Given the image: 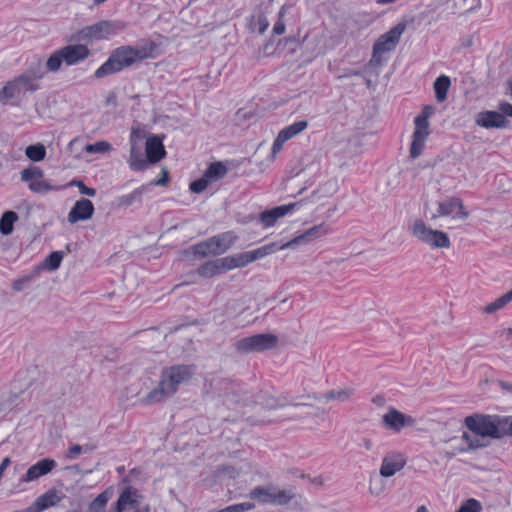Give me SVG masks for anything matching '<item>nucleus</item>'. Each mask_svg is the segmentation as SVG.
<instances>
[{
	"instance_id": "nucleus-56",
	"label": "nucleus",
	"mask_w": 512,
	"mask_h": 512,
	"mask_svg": "<svg viewBox=\"0 0 512 512\" xmlns=\"http://www.w3.org/2000/svg\"><path fill=\"white\" fill-rule=\"evenodd\" d=\"M10 464V458L6 457L2 460V463L0 464V474L3 476L4 471L7 469V467Z\"/></svg>"
},
{
	"instance_id": "nucleus-14",
	"label": "nucleus",
	"mask_w": 512,
	"mask_h": 512,
	"mask_svg": "<svg viewBox=\"0 0 512 512\" xmlns=\"http://www.w3.org/2000/svg\"><path fill=\"white\" fill-rule=\"evenodd\" d=\"M498 420L499 418L496 417L474 415L465 418V425L468 430L486 439L487 437L500 438Z\"/></svg>"
},
{
	"instance_id": "nucleus-47",
	"label": "nucleus",
	"mask_w": 512,
	"mask_h": 512,
	"mask_svg": "<svg viewBox=\"0 0 512 512\" xmlns=\"http://www.w3.org/2000/svg\"><path fill=\"white\" fill-rule=\"evenodd\" d=\"M219 477L234 479L240 475V469L233 466H223L218 470Z\"/></svg>"
},
{
	"instance_id": "nucleus-63",
	"label": "nucleus",
	"mask_w": 512,
	"mask_h": 512,
	"mask_svg": "<svg viewBox=\"0 0 512 512\" xmlns=\"http://www.w3.org/2000/svg\"><path fill=\"white\" fill-rule=\"evenodd\" d=\"M290 473H291L293 476L298 477V475H299L300 471H299L298 469H292V470L290 471Z\"/></svg>"
},
{
	"instance_id": "nucleus-25",
	"label": "nucleus",
	"mask_w": 512,
	"mask_h": 512,
	"mask_svg": "<svg viewBox=\"0 0 512 512\" xmlns=\"http://www.w3.org/2000/svg\"><path fill=\"white\" fill-rule=\"evenodd\" d=\"M93 203L85 198L75 202L68 213L67 220L70 224H76L79 221H88L94 214Z\"/></svg>"
},
{
	"instance_id": "nucleus-10",
	"label": "nucleus",
	"mask_w": 512,
	"mask_h": 512,
	"mask_svg": "<svg viewBox=\"0 0 512 512\" xmlns=\"http://www.w3.org/2000/svg\"><path fill=\"white\" fill-rule=\"evenodd\" d=\"M125 28V25L119 21L102 20L93 25L86 26L79 31L81 40L87 43H94L116 34Z\"/></svg>"
},
{
	"instance_id": "nucleus-23",
	"label": "nucleus",
	"mask_w": 512,
	"mask_h": 512,
	"mask_svg": "<svg viewBox=\"0 0 512 512\" xmlns=\"http://www.w3.org/2000/svg\"><path fill=\"white\" fill-rule=\"evenodd\" d=\"M475 124L484 129H503L508 126L509 121L498 111L486 110L475 115Z\"/></svg>"
},
{
	"instance_id": "nucleus-51",
	"label": "nucleus",
	"mask_w": 512,
	"mask_h": 512,
	"mask_svg": "<svg viewBox=\"0 0 512 512\" xmlns=\"http://www.w3.org/2000/svg\"><path fill=\"white\" fill-rule=\"evenodd\" d=\"M298 478L308 479L311 483L319 485V486H321L323 484V479L321 477H315V478L311 479L309 477V475H307V474H305L303 472L299 473Z\"/></svg>"
},
{
	"instance_id": "nucleus-16",
	"label": "nucleus",
	"mask_w": 512,
	"mask_h": 512,
	"mask_svg": "<svg viewBox=\"0 0 512 512\" xmlns=\"http://www.w3.org/2000/svg\"><path fill=\"white\" fill-rule=\"evenodd\" d=\"M448 443L451 446V451L447 454L449 457H453L459 453L486 447L488 440L469 430L463 432L461 437L452 438Z\"/></svg>"
},
{
	"instance_id": "nucleus-31",
	"label": "nucleus",
	"mask_w": 512,
	"mask_h": 512,
	"mask_svg": "<svg viewBox=\"0 0 512 512\" xmlns=\"http://www.w3.org/2000/svg\"><path fill=\"white\" fill-rule=\"evenodd\" d=\"M62 497L59 496L57 490L50 489L46 493L40 495L35 500V506H38L41 511L46 510L50 507L57 505L61 501Z\"/></svg>"
},
{
	"instance_id": "nucleus-50",
	"label": "nucleus",
	"mask_w": 512,
	"mask_h": 512,
	"mask_svg": "<svg viewBox=\"0 0 512 512\" xmlns=\"http://www.w3.org/2000/svg\"><path fill=\"white\" fill-rule=\"evenodd\" d=\"M82 452V447L80 445H73L69 448L67 457L70 459L77 458Z\"/></svg>"
},
{
	"instance_id": "nucleus-35",
	"label": "nucleus",
	"mask_w": 512,
	"mask_h": 512,
	"mask_svg": "<svg viewBox=\"0 0 512 512\" xmlns=\"http://www.w3.org/2000/svg\"><path fill=\"white\" fill-rule=\"evenodd\" d=\"M384 478L385 477H381L380 474L370 477L368 490L372 496L381 497L385 494L387 483Z\"/></svg>"
},
{
	"instance_id": "nucleus-2",
	"label": "nucleus",
	"mask_w": 512,
	"mask_h": 512,
	"mask_svg": "<svg viewBox=\"0 0 512 512\" xmlns=\"http://www.w3.org/2000/svg\"><path fill=\"white\" fill-rule=\"evenodd\" d=\"M150 52L145 47L123 45L114 49L108 59L95 71L96 78H104L118 73L148 58Z\"/></svg>"
},
{
	"instance_id": "nucleus-28",
	"label": "nucleus",
	"mask_w": 512,
	"mask_h": 512,
	"mask_svg": "<svg viewBox=\"0 0 512 512\" xmlns=\"http://www.w3.org/2000/svg\"><path fill=\"white\" fill-rule=\"evenodd\" d=\"M295 207L296 203L274 207L270 210L263 211L259 216V220L265 228L272 227L276 224L278 219L293 211Z\"/></svg>"
},
{
	"instance_id": "nucleus-59",
	"label": "nucleus",
	"mask_w": 512,
	"mask_h": 512,
	"mask_svg": "<svg viewBox=\"0 0 512 512\" xmlns=\"http://www.w3.org/2000/svg\"><path fill=\"white\" fill-rule=\"evenodd\" d=\"M504 334H505L507 337L512 338V327H509V328L505 329V330H504Z\"/></svg>"
},
{
	"instance_id": "nucleus-12",
	"label": "nucleus",
	"mask_w": 512,
	"mask_h": 512,
	"mask_svg": "<svg viewBox=\"0 0 512 512\" xmlns=\"http://www.w3.org/2000/svg\"><path fill=\"white\" fill-rule=\"evenodd\" d=\"M319 399L318 395L310 392L290 393L287 395L267 396L264 399L270 409H288L290 407L309 406Z\"/></svg>"
},
{
	"instance_id": "nucleus-11",
	"label": "nucleus",
	"mask_w": 512,
	"mask_h": 512,
	"mask_svg": "<svg viewBox=\"0 0 512 512\" xmlns=\"http://www.w3.org/2000/svg\"><path fill=\"white\" fill-rule=\"evenodd\" d=\"M278 343L276 335L264 333L239 339L234 349L240 354L259 353L274 348Z\"/></svg>"
},
{
	"instance_id": "nucleus-5",
	"label": "nucleus",
	"mask_w": 512,
	"mask_h": 512,
	"mask_svg": "<svg viewBox=\"0 0 512 512\" xmlns=\"http://www.w3.org/2000/svg\"><path fill=\"white\" fill-rule=\"evenodd\" d=\"M435 108L431 105H425L422 111L415 116L413 120V131L409 147V156L412 159L419 158L431 134L430 117L434 114Z\"/></svg>"
},
{
	"instance_id": "nucleus-42",
	"label": "nucleus",
	"mask_w": 512,
	"mask_h": 512,
	"mask_svg": "<svg viewBox=\"0 0 512 512\" xmlns=\"http://www.w3.org/2000/svg\"><path fill=\"white\" fill-rule=\"evenodd\" d=\"M113 150L112 145L105 140H101L95 142L93 144H88L85 146V151L89 154L98 153V154H108Z\"/></svg>"
},
{
	"instance_id": "nucleus-17",
	"label": "nucleus",
	"mask_w": 512,
	"mask_h": 512,
	"mask_svg": "<svg viewBox=\"0 0 512 512\" xmlns=\"http://www.w3.org/2000/svg\"><path fill=\"white\" fill-rule=\"evenodd\" d=\"M142 495L132 487H125L113 507V512H149L148 505H142Z\"/></svg>"
},
{
	"instance_id": "nucleus-36",
	"label": "nucleus",
	"mask_w": 512,
	"mask_h": 512,
	"mask_svg": "<svg viewBox=\"0 0 512 512\" xmlns=\"http://www.w3.org/2000/svg\"><path fill=\"white\" fill-rule=\"evenodd\" d=\"M25 156L33 162H41L46 157V148L43 144L29 145L25 149Z\"/></svg>"
},
{
	"instance_id": "nucleus-40",
	"label": "nucleus",
	"mask_w": 512,
	"mask_h": 512,
	"mask_svg": "<svg viewBox=\"0 0 512 512\" xmlns=\"http://www.w3.org/2000/svg\"><path fill=\"white\" fill-rule=\"evenodd\" d=\"M64 63V58L62 57L61 49L53 52L46 62V69L48 72H58Z\"/></svg>"
},
{
	"instance_id": "nucleus-26",
	"label": "nucleus",
	"mask_w": 512,
	"mask_h": 512,
	"mask_svg": "<svg viewBox=\"0 0 512 512\" xmlns=\"http://www.w3.org/2000/svg\"><path fill=\"white\" fill-rule=\"evenodd\" d=\"M57 464L53 459L45 458L30 466L21 480L25 483L38 480L56 468Z\"/></svg>"
},
{
	"instance_id": "nucleus-43",
	"label": "nucleus",
	"mask_w": 512,
	"mask_h": 512,
	"mask_svg": "<svg viewBox=\"0 0 512 512\" xmlns=\"http://www.w3.org/2000/svg\"><path fill=\"white\" fill-rule=\"evenodd\" d=\"M63 259V253L55 251L50 253L44 260L43 267L47 270L54 271L59 268Z\"/></svg>"
},
{
	"instance_id": "nucleus-46",
	"label": "nucleus",
	"mask_w": 512,
	"mask_h": 512,
	"mask_svg": "<svg viewBox=\"0 0 512 512\" xmlns=\"http://www.w3.org/2000/svg\"><path fill=\"white\" fill-rule=\"evenodd\" d=\"M209 184L210 182L208 178H206L204 175L202 178L197 179L190 184V190L194 193H201L208 187Z\"/></svg>"
},
{
	"instance_id": "nucleus-48",
	"label": "nucleus",
	"mask_w": 512,
	"mask_h": 512,
	"mask_svg": "<svg viewBox=\"0 0 512 512\" xmlns=\"http://www.w3.org/2000/svg\"><path fill=\"white\" fill-rule=\"evenodd\" d=\"M71 185L78 187L79 192L82 195L94 197L96 195V190L94 188L87 187L82 181H73Z\"/></svg>"
},
{
	"instance_id": "nucleus-24",
	"label": "nucleus",
	"mask_w": 512,
	"mask_h": 512,
	"mask_svg": "<svg viewBox=\"0 0 512 512\" xmlns=\"http://www.w3.org/2000/svg\"><path fill=\"white\" fill-rule=\"evenodd\" d=\"M275 249L276 244L270 243L252 251L234 254L233 257L235 260L236 267L242 268L257 260L263 259L264 257L273 253Z\"/></svg>"
},
{
	"instance_id": "nucleus-54",
	"label": "nucleus",
	"mask_w": 512,
	"mask_h": 512,
	"mask_svg": "<svg viewBox=\"0 0 512 512\" xmlns=\"http://www.w3.org/2000/svg\"><path fill=\"white\" fill-rule=\"evenodd\" d=\"M285 31V25L282 21H278L274 27H273V32L277 35H281L283 34Z\"/></svg>"
},
{
	"instance_id": "nucleus-37",
	"label": "nucleus",
	"mask_w": 512,
	"mask_h": 512,
	"mask_svg": "<svg viewBox=\"0 0 512 512\" xmlns=\"http://www.w3.org/2000/svg\"><path fill=\"white\" fill-rule=\"evenodd\" d=\"M18 220V215L14 211H6L0 219V232L3 235H9L13 231V225Z\"/></svg>"
},
{
	"instance_id": "nucleus-61",
	"label": "nucleus",
	"mask_w": 512,
	"mask_h": 512,
	"mask_svg": "<svg viewBox=\"0 0 512 512\" xmlns=\"http://www.w3.org/2000/svg\"><path fill=\"white\" fill-rule=\"evenodd\" d=\"M396 0H377V3L379 4H390L395 2Z\"/></svg>"
},
{
	"instance_id": "nucleus-7",
	"label": "nucleus",
	"mask_w": 512,
	"mask_h": 512,
	"mask_svg": "<svg viewBox=\"0 0 512 512\" xmlns=\"http://www.w3.org/2000/svg\"><path fill=\"white\" fill-rule=\"evenodd\" d=\"M43 76L42 73L29 71L11 81H8L0 90V102L7 103L11 99L21 98L27 93H33L38 90V80Z\"/></svg>"
},
{
	"instance_id": "nucleus-9",
	"label": "nucleus",
	"mask_w": 512,
	"mask_h": 512,
	"mask_svg": "<svg viewBox=\"0 0 512 512\" xmlns=\"http://www.w3.org/2000/svg\"><path fill=\"white\" fill-rule=\"evenodd\" d=\"M405 29L406 24L401 22L381 35L373 45V55L371 62L377 65L381 64L383 61V56L394 51Z\"/></svg>"
},
{
	"instance_id": "nucleus-32",
	"label": "nucleus",
	"mask_w": 512,
	"mask_h": 512,
	"mask_svg": "<svg viewBox=\"0 0 512 512\" xmlns=\"http://www.w3.org/2000/svg\"><path fill=\"white\" fill-rule=\"evenodd\" d=\"M512 301V290L510 289L500 297L496 298L492 302L486 304L483 307V312L485 314L491 315L496 313L499 310H502Z\"/></svg>"
},
{
	"instance_id": "nucleus-39",
	"label": "nucleus",
	"mask_w": 512,
	"mask_h": 512,
	"mask_svg": "<svg viewBox=\"0 0 512 512\" xmlns=\"http://www.w3.org/2000/svg\"><path fill=\"white\" fill-rule=\"evenodd\" d=\"M269 22L265 15L258 14L251 17L249 22V28L252 32L262 34L266 31Z\"/></svg>"
},
{
	"instance_id": "nucleus-6",
	"label": "nucleus",
	"mask_w": 512,
	"mask_h": 512,
	"mask_svg": "<svg viewBox=\"0 0 512 512\" xmlns=\"http://www.w3.org/2000/svg\"><path fill=\"white\" fill-rule=\"evenodd\" d=\"M412 236L434 250H448L451 247L449 235L439 229L432 228L424 219H416L410 226Z\"/></svg>"
},
{
	"instance_id": "nucleus-15",
	"label": "nucleus",
	"mask_w": 512,
	"mask_h": 512,
	"mask_svg": "<svg viewBox=\"0 0 512 512\" xmlns=\"http://www.w3.org/2000/svg\"><path fill=\"white\" fill-rule=\"evenodd\" d=\"M380 423L386 430L400 433L403 429L413 428L416 425V420L394 406H389L381 416Z\"/></svg>"
},
{
	"instance_id": "nucleus-41",
	"label": "nucleus",
	"mask_w": 512,
	"mask_h": 512,
	"mask_svg": "<svg viewBox=\"0 0 512 512\" xmlns=\"http://www.w3.org/2000/svg\"><path fill=\"white\" fill-rule=\"evenodd\" d=\"M144 191V187H140L135 189L133 192L129 194L122 195L118 197L117 203L119 206L122 207H128L132 205L134 202L139 201L141 198V195Z\"/></svg>"
},
{
	"instance_id": "nucleus-33",
	"label": "nucleus",
	"mask_w": 512,
	"mask_h": 512,
	"mask_svg": "<svg viewBox=\"0 0 512 512\" xmlns=\"http://www.w3.org/2000/svg\"><path fill=\"white\" fill-rule=\"evenodd\" d=\"M113 495L112 487L105 489L89 504V512H106V505Z\"/></svg>"
},
{
	"instance_id": "nucleus-52",
	"label": "nucleus",
	"mask_w": 512,
	"mask_h": 512,
	"mask_svg": "<svg viewBox=\"0 0 512 512\" xmlns=\"http://www.w3.org/2000/svg\"><path fill=\"white\" fill-rule=\"evenodd\" d=\"M29 281V277H24L22 279H18L13 283L14 291H21L23 286Z\"/></svg>"
},
{
	"instance_id": "nucleus-64",
	"label": "nucleus",
	"mask_w": 512,
	"mask_h": 512,
	"mask_svg": "<svg viewBox=\"0 0 512 512\" xmlns=\"http://www.w3.org/2000/svg\"><path fill=\"white\" fill-rule=\"evenodd\" d=\"M364 443H365L366 449H370L371 448L372 443H371L370 440H365Z\"/></svg>"
},
{
	"instance_id": "nucleus-44",
	"label": "nucleus",
	"mask_w": 512,
	"mask_h": 512,
	"mask_svg": "<svg viewBox=\"0 0 512 512\" xmlns=\"http://www.w3.org/2000/svg\"><path fill=\"white\" fill-rule=\"evenodd\" d=\"M125 398L128 401L138 400L141 404V398L145 395L141 396V390L139 389V385L137 383H131L128 387L125 388Z\"/></svg>"
},
{
	"instance_id": "nucleus-53",
	"label": "nucleus",
	"mask_w": 512,
	"mask_h": 512,
	"mask_svg": "<svg viewBox=\"0 0 512 512\" xmlns=\"http://www.w3.org/2000/svg\"><path fill=\"white\" fill-rule=\"evenodd\" d=\"M168 183V172L163 169L162 170V177L158 180H156L153 184L156 186H165Z\"/></svg>"
},
{
	"instance_id": "nucleus-38",
	"label": "nucleus",
	"mask_w": 512,
	"mask_h": 512,
	"mask_svg": "<svg viewBox=\"0 0 512 512\" xmlns=\"http://www.w3.org/2000/svg\"><path fill=\"white\" fill-rule=\"evenodd\" d=\"M227 173L226 166L221 162L212 163L205 172L206 178L209 182H214L222 179Z\"/></svg>"
},
{
	"instance_id": "nucleus-29",
	"label": "nucleus",
	"mask_w": 512,
	"mask_h": 512,
	"mask_svg": "<svg viewBox=\"0 0 512 512\" xmlns=\"http://www.w3.org/2000/svg\"><path fill=\"white\" fill-rule=\"evenodd\" d=\"M145 153L147 165L149 163H156L165 156V149L162 139L159 136L151 135L145 142Z\"/></svg>"
},
{
	"instance_id": "nucleus-62",
	"label": "nucleus",
	"mask_w": 512,
	"mask_h": 512,
	"mask_svg": "<svg viewBox=\"0 0 512 512\" xmlns=\"http://www.w3.org/2000/svg\"><path fill=\"white\" fill-rule=\"evenodd\" d=\"M501 386H502V388H504L506 390H512V384L502 383Z\"/></svg>"
},
{
	"instance_id": "nucleus-49",
	"label": "nucleus",
	"mask_w": 512,
	"mask_h": 512,
	"mask_svg": "<svg viewBox=\"0 0 512 512\" xmlns=\"http://www.w3.org/2000/svg\"><path fill=\"white\" fill-rule=\"evenodd\" d=\"M499 110L502 115L512 117V105L509 102L502 101L499 103Z\"/></svg>"
},
{
	"instance_id": "nucleus-30",
	"label": "nucleus",
	"mask_w": 512,
	"mask_h": 512,
	"mask_svg": "<svg viewBox=\"0 0 512 512\" xmlns=\"http://www.w3.org/2000/svg\"><path fill=\"white\" fill-rule=\"evenodd\" d=\"M355 393V389L352 387H342L338 389H333L325 393L324 399L329 401H337L340 403H345L351 400Z\"/></svg>"
},
{
	"instance_id": "nucleus-1",
	"label": "nucleus",
	"mask_w": 512,
	"mask_h": 512,
	"mask_svg": "<svg viewBox=\"0 0 512 512\" xmlns=\"http://www.w3.org/2000/svg\"><path fill=\"white\" fill-rule=\"evenodd\" d=\"M195 373V365L178 364L164 368L157 386L146 393L141 402L144 405L164 402L177 393L180 385L192 380Z\"/></svg>"
},
{
	"instance_id": "nucleus-57",
	"label": "nucleus",
	"mask_w": 512,
	"mask_h": 512,
	"mask_svg": "<svg viewBox=\"0 0 512 512\" xmlns=\"http://www.w3.org/2000/svg\"><path fill=\"white\" fill-rule=\"evenodd\" d=\"M24 512H41V509H39L38 506H35V504L29 508H27Z\"/></svg>"
},
{
	"instance_id": "nucleus-13",
	"label": "nucleus",
	"mask_w": 512,
	"mask_h": 512,
	"mask_svg": "<svg viewBox=\"0 0 512 512\" xmlns=\"http://www.w3.org/2000/svg\"><path fill=\"white\" fill-rule=\"evenodd\" d=\"M235 237L231 233H223L193 247L194 254L202 257L216 256L225 253L233 244Z\"/></svg>"
},
{
	"instance_id": "nucleus-55",
	"label": "nucleus",
	"mask_w": 512,
	"mask_h": 512,
	"mask_svg": "<svg viewBox=\"0 0 512 512\" xmlns=\"http://www.w3.org/2000/svg\"><path fill=\"white\" fill-rule=\"evenodd\" d=\"M372 401L378 407H383L386 404L385 398L382 396H376L373 398Z\"/></svg>"
},
{
	"instance_id": "nucleus-20",
	"label": "nucleus",
	"mask_w": 512,
	"mask_h": 512,
	"mask_svg": "<svg viewBox=\"0 0 512 512\" xmlns=\"http://www.w3.org/2000/svg\"><path fill=\"white\" fill-rule=\"evenodd\" d=\"M407 463V457L399 451H390L384 455L379 468L381 477L390 478L400 472Z\"/></svg>"
},
{
	"instance_id": "nucleus-3",
	"label": "nucleus",
	"mask_w": 512,
	"mask_h": 512,
	"mask_svg": "<svg viewBox=\"0 0 512 512\" xmlns=\"http://www.w3.org/2000/svg\"><path fill=\"white\" fill-rule=\"evenodd\" d=\"M469 215L463 201L454 196L439 201L427 202L423 209V216L432 223H437L440 218L447 217L456 221H465Z\"/></svg>"
},
{
	"instance_id": "nucleus-19",
	"label": "nucleus",
	"mask_w": 512,
	"mask_h": 512,
	"mask_svg": "<svg viewBox=\"0 0 512 512\" xmlns=\"http://www.w3.org/2000/svg\"><path fill=\"white\" fill-rule=\"evenodd\" d=\"M330 233V228L325 223L315 225L298 236L294 237L290 241L282 244L279 249L285 250L289 248H295L296 246L307 245L317 239H320Z\"/></svg>"
},
{
	"instance_id": "nucleus-21",
	"label": "nucleus",
	"mask_w": 512,
	"mask_h": 512,
	"mask_svg": "<svg viewBox=\"0 0 512 512\" xmlns=\"http://www.w3.org/2000/svg\"><path fill=\"white\" fill-rule=\"evenodd\" d=\"M308 126L307 121H298L295 122L284 129H282L276 139L273 142L270 154V160L273 161L276 159L278 153L281 151L284 144L292 139L293 137L302 133Z\"/></svg>"
},
{
	"instance_id": "nucleus-8",
	"label": "nucleus",
	"mask_w": 512,
	"mask_h": 512,
	"mask_svg": "<svg viewBox=\"0 0 512 512\" xmlns=\"http://www.w3.org/2000/svg\"><path fill=\"white\" fill-rule=\"evenodd\" d=\"M149 133L143 125L134 124L131 128L129 144V167L134 171H142L147 167V161L142 153V143L149 138Z\"/></svg>"
},
{
	"instance_id": "nucleus-34",
	"label": "nucleus",
	"mask_w": 512,
	"mask_h": 512,
	"mask_svg": "<svg viewBox=\"0 0 512 512\" xmlns=\"http://www.w3.org/2000/svg\"><path fill=\"white\" fill-rule=\"evenodd\" d=\"M451 81L448 76L441 75L434 82V92L436 100L440 103L444 102L447 99V93L450 88Z\"/></svg>"
},
{
	"instance_id": "nucleus-45",
	"label": "nucleus",
	"mask_w": 512,
	"mask_h": 512,
	"mask_svg": "<svg viewBox=\"0 0 512 512\" xmlns=\"http://www.w3.org/2000/svg\"><path fill=\"white\" fill-rule=\"evenodd\" d=\"M498 425L500 437L504 434L512 435V417L499 418Z\"/></svg>"
},
{
	"instance_id": "nucleus-22",
	"label": "nucleus",
	"mask_w": 512,
	"mask_h": 512,
	"mask_svg": "<svg viewBox=\"0 0 512 512\" xmlns=\"http://www.w3.org/2000/svg\"><path fill=\"white\" fill-rule=\"evenodd\" d=\"M236 268L233 255H229L205 263L198 269V273L203 277H213Z\"/></svg>"
},
{
	"instance_id": "nucleus-58",
	"label": "nucleus",
	"mask_w": 512,
	"mask_h": 512,
	"mask_svg": "<svg viewBox=\"0 0 512 512\" xmlns=\"http://www.w3.org/2000/svg\"><path fill=\"white\" fill-rule=\"evenodd\" d=\"M416 512H429V510L426 506L421 505L416 509Z\"/></svg>"
},
{
	"instance_id": "nucleus-4",
	"label": "nucleus",
	"mask_w": 512,
	"mask_h": 512,
	"mask_svg": "<svg viewBox=\"0 0 512 512\" xmlns=\"http://www.w3.org/2000/svg\"><path fill=\"white\" fill-rule=\"evenodd\" d=\"M248 496L259 504L286 506L296 498V490L292 486H281L270 482L256 486Z\"/></svg>"
},
{
	"instance_id": "nucleus-60",
	"label": "nucleus",
	"mask_w": 512,
	"mask_h": 512,
	"mask_svg": "<svg viewBox=\"0 0 512 512\" xmlns=\"http://www.w3.org/2000/svg\"><path fill=\"white\" fill-rule=\"evenodd\" d=\"M76 142H77V138H75V139H73V140H71V141L69 142V144H68V149H69L70 151H72L73 146L76 144Z\"/></svg>"
},
{
	"instance_id": "nucleus-27",
	"label": "nucleus",
	"mask_w": 512,
	"mask_h": 512,
	"mask_svg": "<svg viewBox=\"0 0 512 512\" xmlns=\"http://www.w3.org/2000/svg\"><path fill=\"white\" fill-rule=\"evenodd\" d=\"M61 49L64 63L73 66L87 59L90 55L89 48L84 44H73L64 46Z\"/></svg>"
},
{
	"instance_id": "nucleus-18",
	"label": "nucleus",
	"mask_w": 512,
	"mask_h": 512,
	"mask_svg": "<svg viewBox=\"0 0 512 512\" xmlns=\"http://www.w3.org/2000/svg\"><path fill=\"white\" fill-rule=\"evenodd\" d=\"M20 178L23 182L29 183V189L34 193H47L55 189L47 180L44 179V172L36 166H29L20 172Z\"/></svg>"
}]
</instances>
